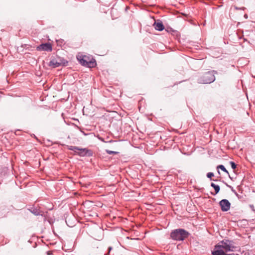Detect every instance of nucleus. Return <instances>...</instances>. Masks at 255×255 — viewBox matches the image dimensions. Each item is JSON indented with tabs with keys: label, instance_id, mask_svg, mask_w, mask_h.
<instances>
[{
	"label": "nucleus",
	"instance_id": "1",
	"mask_svg": "<svg viewBox=\"0 0 255 255\" xmlns=\"http://www.w3.org/2000/svg\"><path fill=\"white\" fill-rule=\"evenodd\" d=\"M190 233L184 229L179 228L173 230L170 233V238L174 241H183L188 238Z\"/></svg>",
	"mask_w": 255,
	"mask_h": 255
},
{
	"label": "nucleus",
	"instance_id": "2",
	"mask_svg": "<svg viewBox=\"0 0 255 255\" xmlns=\"http://www.w3.org/2000/svg\"><path fill=\"white\" fill-rule=\"evenodd\" d=\"M216 78L215 76L209 72H205L204 74L200 76L197 79L198 83L200 84H210L215 81Z\"/></svg>",
	"mask_w": 255,
	"mask_h": 255
},
{
	"label": "nucleus",
	"instance_id": "3",
	"mask_svg": "<svg viewBox=\"0 0 255 255\" xmlns=\"http://www.w3.org/2000/svg\"><path fill=\"white\" fill-rule=\"evenodd\" d=\"M222 249L227 253L228 252H234L237 247L233 240L224 239L218 243Z\"/></svg>",
	"mask_w": 255,
	"mask_h": 255
},
{
	"label": "nucleus",
	"instance_id": "4",
	"mask_svg": "<svg viewBox=\"0 0 255 255\" xmlns=\"http://www.w3.org/2000/svg\"><path fill=\"white\" fill-rule=\"evenodd\" d=\"M68 148L70 150L73 151L80 156H91L92 155V151L86 148H80L77 146L71 145L68 146Z\"/></svg>",
	"mask_w": 255,
	"mask_h": 255
},
{
	"label": "nucleus",
	"instance_id": "5",
	"mask_svg": "<svg viewBox=\"0 0 255 255\" xmlns=\"http://www.w3.org/2000/svg\"><path fill=\"white\" fill-rule=\"evenodd\" d=\"M67 63L68 61L58 56L52 59L49 62V65L53 68H56L60 66H66Z\"/></svg>",
	"mask_w": 255,
	"mask_h": 255
},
{
	"label": "nucleus",
	"instance_id": "6",
	"mask_svg": "<svg viewBox=\"0 0 255 255\" xmlns=\"http://www.w3.org/2000/svg\"><path fill=\"white\" fill-rule=\"evenodd\" d=\"M228 254L221 248L220 244H219L214 247L213 251H212V255H228Z\"/></svg>",
	"mask_w": 255,
	"mask_h": 255
},
{
	"label": "nucleus",
	"instance_id": "7",
	"mask_svg": "<svg viewBox=\"0 0 255 255\" xmlns=\"http://www.w3.org/2000/svg\"><path fill=\"white\" fill-rule=\"evenodd\" d=\"M221 210L223 212L228 211L231 207V203L227 199H222L219 202Z\"/></svg>",
	"mask_w": 255,
	"mask_h": 255
},
{
	"label": "nucleus",
	"instance_id": "8",
	"mask_svg": "<svg viewBox=\"0 0 255 255\" xmlns=\"http://www.w3.org/2000/svg\"><path fill=\"white\" fill-rule=\"evenodd\" d=\"M36 50L51 52L52 50V45L50 43H42L36 47Z\"/></svg>",
	"mask_w": 255,
	"mask_h": 255
},
{
	"label": "nucleus",
	"instance_id": "9",
	"mask_svg": "<svg viewBox=\"0 0 255 255\" xmlns=\"http://www.w3.org/2000/svg\"><path fill=\"white\" fill-rule=\"evenodd\" d=\"M77 58L80 63L83 66H90L91 64V61L88 60V57L86 55L78 56Z\"/></svg>",
	"mask_w": 255,
	"mask_h": 255
},
{
	"label": "nucleus",
	"instance_id": "10",
	"mask_svg": "<svg viewBox=\"0 0 255 255\" xmlns=\"http://www.w3.org/2000/svg\"><path fill=\"white\" fill-rule=\"evenodd\" d=\"M154 22L153 24V26L154 27L155 30L159 31H161L164 29L165 27L161 20H160V19L155 20L154 19Z\"/></svg>",
	"mask_w": 255,
	"mask_h": 255
},
{
	"label": "nucleus",
	"instance_id": "11",
	"mask_svg": "<svg viewBox=\"0 0 255 255\" xmlns=\"http://www.w3.org/2000/svg\"><path fill=\"white\" fill-rule=\"evenodd\" d=\"M29 210L34 215H43L42 213L43 212L42 211H40L39 209H37L34 207H31L30 209H29Z\"/></svg>",
	"mask_w": 255,
	"mask_h": 255
},
{
	"label": "nucleus",
	"instance_id": "12",
	"mask_svg": "<svg viewBox=\"0 0 255 255\" xmlns=\"http://www.w3.org/2000/svg\"><path fill=\"white\" fill-rule=\"evenodd\" d=\"M211 186L215 189V193H211V194L215 196V195H216L217 194H218L220 190V187L218 185H216L213 183H211Z\"/></svg>",
	"mask_w": 255,
	"mask_h": 255
},
{
	"label": "nucleus",
	"instance_id": "13",
	"mask_svg": "<svg viewBox=\"0 0 255 255\" xmlns=\"http://www.w3.org/2000/svg\"><path fill=\"white\" fill-rule=\"evenodd\" d=\"M217 169H220L223 171H224V172H226V173H227L228 174H229V172L226 169V168L225 167V166L223 165H219L217 166Z\"/></svg>",
	"mask_w": 255,
	"mask_h": 255
},
{
	"label": "nucleus",
	"instance_id": "14",
	"mask_svg": "<svg viewBox=\"0 0 255 255\" xmlns=\"http://www.w3.org/2000/svg\"><path fill=\"white\" fill-rule=\"evenodd\" d=\"M214 176V173L213 172H208L207 174V177L208 178H210L211 180H213L214 181H217V180L212 179V177H213Z\"/></svg>",
	"mask_w": 255,
	"mask_h": 255
},
{
	"label": "nucleus",
	"instance_id": "15",
	"mask_svg": "<svg viewBox=\"0 0 255 255\" xmlns=\"http://www.w3.org/2000/svg\"><path fill=\"white\" fill-rule=\"evenodd\" d=\"M106 152L109 154H119V152L110 150L109 149H106Z\"/></svg>",
	"mask_w": 255,
	"mask_h": 255
},
{
	"label": "nucleus",
	"instance_id": "16",
	"mask_svg": "<svg viewBox=\"0 0 255 255\" xmlns=\"http://www.w3.org/2000/svg\"><path fill=\"white\" fill-rule=\"evenodd\" d=\"M230 164L231 167L233 169H235L236 168L237 165L234 162L230 161Z\"/></svg>",
	"mask_w": 255,
	"mask_h": 255
},
{
	"label": "nucleus",
	"instance_id": "17",
	"mask_svg": "<svg viewBox=\"0 0 255 255\" xmlns=\"http://www.w3.org/2000/svg\"><path fill=\"white\" fill-rule=\"evenodd\" d=\"M165 30L167 32H174L175 30H173L171 27H167L166 29H165Z\"/></svg>",
	"mask_w": 255,
	"mask_h": 255
},
{
	"label": "nucleus",
	"instance_id": "18",
	"mask_svg": "<svg viewBox=\"0 0 255 255\" xmlns=\"http://www.w3.org/2000/svg\"><path fill=\"white\" fill-rule=\"evenodd\" d=\"M223 182H224V183L226 185V186H227V187H229L230 188H231V189H232V191L233 192H235V193L237 194L236 192H235V190L233 189V188L231 186H230V185H228V184H227L226 183H225L224 181H223Z\"/></svg>",
	"mask_w": 255,
	"mask_h": 255
},
{
	"label": "nucleus",
	"instance_id": "19",
	"mask_svg": "<svg viewBox=\"0 0 255 255\" xmlns=\"http://www.w3.org/2000/svg\"><path fill=\"white\" fill-rule=\"evenodd\" d=\"M209 72V73H212L214 76H215V74H217V73H218L217 71H215V70H212V71H210Z\"/></svg>",
	"mask_w": 255,
	"mask_h": 255
},
{
	"label": "nucleus",
	"instance_id": "20",
	"mask_svg": "<svg viewBox=\"0 0 255 255\" xmlns=\"http://www.w3.org/2000/svg\"><path fill=\"white\" fill-rule=\"evenodd\" d=\"M97 207H102V204L100 202H97Z\"/></svg>",
	"mask_w": 255,
	"mask_h": 255
},
{
	"label": "nucleus",
	"instance_id": "21",
	"mask_svg": "<svg viewBox=\"0 0 255 255\" xmlns=\"http://www.w3.org/2000/svg\"><path fill=\"white\" fill-rule=\"evenodd\" d=\"M47 255H51L52 254V251H48L46 252Z\"/></svg>",
	"mask_w": 255,
	"mask_h": 255
},
{
	"label": "nucleus",
	"instance_id": "22",
	"mask_svg": "<svg viewBox=\"0 0 255 255\" xmlns=\"http://www.w3.org/2000/svg\"><path fill=\"white\" fill-rule=\"evenodd\" d=\"M250 208H251L253 211H255V210H254V205H250Z\"/></svg>",
	"mask_w": 255,
	"mask_h": 255
},
{
	"label": "nucleus",
	"instance_id": "23",
	"mask_svg": "<svg viewBox=\"0 0 255 255\" xmlns=\"http://www.w3.org/2000/svg\"><path fill=\"white\" fill-rule=\"evenodd\" d=\"M97 137H98V139H100V140H101V141H103V140L102 138V137H99V135H97Z\"/></svg>",
	"mask_w": 255,
	"mask_h": 255
},
{
	"label": "nucleus",
	"instance_id": "24",
	"mask_svg": "<svg viewBox=\"0 0 255 255\" xmlns=\"http://www.w3.org/2000/svg\"><path fill=\"white\" fill-rule=\"evenodd\" d=\"M228 176H229V178H230L232 180H233V177H231V176L230 175V174H228Z\"/></svg>",
	"mask_w": 255,
	"mask_h": 255
},
{
	"label": "nucleus",
	"instance_id": "25",
	"mask_svg": "<svg viewBox=\"0 0 255 255\" xmlns=\"http://www.w3.org/2000/svg\"><path fill=\"white\" fill-rule=\"evenodd\" d=\"M108 249H109V252H110L111 251V250L112 249V248L109 247Z\"/></svg>",
	"mask_w": 255,
	"mask_h": 255
},
{
	"label": "nucleus",
	"instance_id": "26",
	"mask_svg": "<svg viewBox=\"0 0 255 255\" xmlns=\"http://www.w3.org/2000/svg\"><path fill=\"white\" fill-rule=\"evenodd\" d=\"M228 255H237L233 253V254H229Z\"/></svg>",
	"mask_w": 255,
	"mask_h": 255
},
{
	"label": "nucleus",
	"instance_id": "27",
	"mask_svg": "<svg viewBox=\"0 0 255 255\" xmlns=\"http://www.w3.org/2000/svg\"><path fill=\"white\" fill-rule=\"evenodd\" d=\"M244 16H248V15H247V14H245L244 15Z\"/></svg>",
	"mask_w": 255,
	"mask_h": 255
},
{
	"label": "nucleus",
	"instance_id": "28",
	"mask_svg": "<svg viewBox=\"0 0 255 255\" xmlns=\"http://www.w3.org/2000/svg\"><path fill=\"white\" fill-rule=\"evenodd\" d=\"M218 174H219V175H220V171H219V170L218 171Z\"/></svg>",
	"mask_w": 255,
	"mask_h": 255
},
{
	"label": "nucleus",
	"instance_id": "29",
	"mask_svg": "<svg viewBox=\"0 0 255 255\" xmlns=\"http://www.w3.org/2000/svg\"><path fill=\"white\" fill-rule=\"evenodd\" d=\"M193 24L196 25V23H193Z\"/></svg>",
	"mask_w": 255,
	"mask_h": 255
},
{
	"label": "nucleus",
	"instance_id": "30",
	"mask_svg": "<svg viewBox=\"0 0 255 255\" xmlns=\"http://www.w3.org/2000/svg\"><path fill=\"white\" fill-rule=\"evenodd\" d=\"M128 8V7L127 6L126 9L127 10Z\"/></svg>",
	"mask_w": 255,
	"mask_h": 255
},
{
	"label": "nucleus",
	"instance_id": "31",
	"mask_svg": "<svg viewBox=\"0 0 255 255\" xmlns=\"http://www.w3.org/2000/svg\"><path fill=\"white\" fill-rule=\"evenodd\" d=\"M183 16H187V15H186V14H184Z\"/></svg>",
	"mask_w": 255,
	"mask_h": 255
},
{
	"label": "nucleus",
	"instance_id": "32",
	"mask_svg": "<svg viewBox=\"0 0 255 255\" xmlns=\"http://www.w3.org/2000/svg\"><path fill=\"white\" fill-rule=\"evenodd\" d=\"M1 151V149H0V152Z\"/></svg>",
	"mask_w": 255,
	"mask_h": 255
}]
</instances>
